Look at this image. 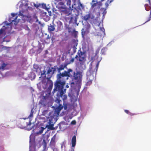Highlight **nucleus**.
Returning <instances> with one entry per match:
<instances>
[{
	"mask_svg": "<svg viewBox=\"0 0 151 151\" xmlns=\"http://www.w3.org/2000/svg\"><path fill=\"white\" fill-rule=\"evenodd\" d=\"M91 16V14L90 13H89L85 15L83 17V20L85 21H87L90 18Z\"/></svg>",
	"mask_w": 151,
	"mask_h": 151,
	"instance_id": "20",
	"label": "nucleus"
},
{
	"mask_svg": "<svg viewBox=\"0 0 151 151\" xmlns=\"http://www.w3.org/2000/svg\"><path fill=\"white\" fill-rule=\"evenodd\" d=\"M57 29L58 31L61 30L63 28V23L60 21L57 22Z\"/></svg>",
	"mask_w": 151,
	"mask_h": 151,
	"instance_id": "14",
	"label": "nucleus"
},
{
	"mask_svg": "<svg viewBox=\"0 0 151 151\" xmlns=\"http://www.w3.org/2000/svg\"><path fill=\"white\" fill-rule=\"evenodd\" d=\"M78 60L80 64L81 65L83 64L86 60L85 53L80 50H78Z\"/></svg>",
	"mask_w": 151,
	"mask_h": 151,
	"instance_id": "4",
	"label": "nucleus"
},
{
	"mask_svg": "<svg viewBox=\"0 0 151 151\" xmlns=\"http://www.w3.org/2000/svg\"><path fill=\"white\" fill-rule=\"evenodd\" d=\"M147 1H148L150 5L151 6V2H150V1H151V0H148Z\"/></svg>",
	"mask_w": 151,
	"mask_h": 151,
	"instance_id": "45",
	"label": "nucleus"
},
{
	"mask_svg": "<svg viewBox=\"0 0 151 151\" xmlns=\"http://www.w3.org/2000/svg\"><path fill=\"white\" fill-rule=\"evenodd\" d=\"M73 74V76L74 79L77 80V81H81L82 75L79 72H77L76 73L75 72H74Z\"/></svg>",
	"mask_w": 151,
	"mask_h": 151,
	"instance_id": "8",
	"label": "nucleus"
},
{
	"mask_svg": "<svg viewBox=\"0 0 151 151\" xmlns=\"http://www.w3.org/2000/svg\"><path fill=\"white\" fill-rule=\"evenodd\" d=\"M63 106L61 104H59L58 107H57L56 109V111L59 113L60 112V111L63 109Z\"/></svg>",
	"mask_w": 151,
	"mask_h": 151,
	"instance_id": "18",
	"label": "nucleus"
},
{
	"mask_svg": "<svg viewBox=\"0 0 151 151\" xmlns=\"http://www.w3.org/2000/svg\"><path fill=\"white\" fill-rule=\"evenodd\" d=\"M49 137V136H47V137L46 139H48V138Z\"/></svg>",
	"mask_w": 151,
	"mask_h": 151,
	"instance_id": "54",
	"label": "nucleus"
},
{
	"mask_svg": "<svg viewBox=\"0 0 151 151\" xmlns=\"http://www.w3.org/2000/svg\"><path fill=\"white\" fill-rule=\"evenodd\" d=\"M14 24H15V25H17V22H16V23H14Z\"/></svg>",
	"mask_w": 151,
	"mask_h": 151,
	"instance_id": "55",
	"label": "nucleus"
},
{
	"mask_svg": "<svg viewBox=\"0 0 151 151\" xmlns=\"http://www.w3.org/2000/svg\"><path fill=\"white\" fill-rule=\"evenodd\" d=\"M55 101L56 103H58V104H60V102L62 101L61 100H60L58 98H57L55 100Z\"/></svg>",
	"mask_w": 151,
	"mask_h": 151,
	"instance_id": "26",
	"label": "nucleus"
},
{
	"mask_svg": "<svg viewBox=\"0 0 151 151\" xmlns=\"http://www.w3.org/2000/svg\"><path fill=\"white\" fill-rule=\"evenodd\" d=\"M106 50V49L105 48H103L101 50V54L102 55H105Z\"/></svg>",
	"mask_w": 151,
	"mask_h": 151,
	"instance_id": "22",
	"label": "nucleus"
},
{
	"mask_svg": "<svg viewBox=\"0 0 151 151\" xmlns=\"http://www.w3.org/2000/svg\"><path fill=\"white\" fill-rule=\"evenodd\" d=\"M67 29H68V32L69 33H70V29H71V28H70V27H68L67 28Z\"/></svg>",
	"mask_w": 151,
	"mask_h": 151,
	"instance_id": "43",
	"label": "nucleus"
},
{
	"mask_svg": "<svg viewBox=\"0 0 151 151\" xmlns=\"http://www.w3.org/2000/svg\"><path fill=\"white\" fill-rule=\"evenodd\" d=\"M51 76L52 75H51L49 77L46 78L47 80V81L45 87L44 88L45 89L48 87V89L49 90H52L53 87V83L52 81L50 79Z\"/></svg>",
	"mask_w": 151,
	"mask_h": 151,
	"instance_id": "5",
	"label": "nucleus"
},
{
	"mask_svg": "<svg viewBox=\"0 0 151 151\" xmlns=\"http://www.w3.org/2000/svg\"><path fill=\"white\" fill-rule=\"evenodd\" d=\"M145 10L147 11H148L149 10H150L151 6H149L147 4H145Z\"/></svg>",
	"mask_w": 151,
	"mask_h": 151,
	"instance_id": "21",
	"label": "nucleus"
},
{
	"mask_svg": "<svg viewBox=\"0 0 151 151\" xmlns=\"http://www.w3.org/2000/svg\"><path fill=\"white\" fill-rule=\"evenodd\" d=\"M105 5H106L107 6L108 5V3H105Z\"/></svg>",
	"mask_w": 151,
	"mask_h": 151,
	"instance_id": "53",
	"label": "nucleus"
},
{
	"mask_svg": "<svg viewBox=\"0 0 151 151\" xmlns=\"http://www.w3.org/2000/svg\"><path fill=\"white\" fill-rule=\"evenodd\" d=\"M50 39V37H49V35H48L47 36V37L46 38V40H47L48 39Z\"/></svg>",
	"mask_w": 151,
	"mask_h": 151,
	"instance_id": "46",
	"label": "nucleus"
},
{
	"mask_svg": "<svg viewBox=\"0 0 151 151\" xmlns=\"http://www.w3.org/2000/svg\"><path fill=\"white\" fill-rule=\"evenodd\" d=\"M78 6L79 7H80V6L81 7L82 9H83L84 7L83 5L80 3L79 4Z\"/></svg>",
	"mask_w": 151,
	"mask_h": 151,
	"instance_id": "36",
	"label": "nucleus"
},
{
	"mask_svg": "<svg viewBox=\"0 0 151 151\" xmlns=\"http://www.w3.org/2000/svg\"><path fill=\"white\" fill-rule=\"evenodd\" d=\"M48 30L50 32L54 31L55 30L54 26L50 24V25L48 26Z\"/></svg>",
	"mask_w": 151,
	"mask_h": 151,
	"instance_id": "16",
	"label": "nucleus"
},
{
	"mask_svg": "<svg viewBox=\"0 0 151 151\" xmlns=\"http://www.w3.org/2000/svg\"><path fill=\"white\" fill-rule=\"evenodd\" d=\"M64 99H65L67 98V96L66 95H64Z\"/></svg>",
	"mask_w": 151,
	"mask_h": 151,
	"instance_id": "49",
	"label": "nucleus"
},
{
	"mask_svg": "<svg viewBox=\"0 0 151 151\" xmlns=\"http://www.w3.org/2000/svg\"><path fill=\"white\" fill-rule=\"evenodd\" d=\"M29 151H36L35 150L34 148H32L31 147H29Z\"/></svg>",
	"mask_w": 151,
	"mask_h": 151,
	"instance_id": "32",
	"label": "nucleus"
},
{
	"mask_svg": "<svg viewBox=\"0 0 151 151\" xmlns=\"http://www.w3.org/2000/svg\"><path fill=\"white\" fill-rule=\"evenodd\" d=\"M84 29H82L81 35L82 37H83L85 35V32L83 31Z\"/></svg>",
	"mask_w": 151,
	"mask_h": 151,
	"instance_id": "29",
	"label": "nucleus"
},
{
	"mask_svg": "<svg viewBox=\"0 0 151 151\" xmlns=\"http://www.w3.org/2000/svg\"><path fill=\"white\" fill-rule=\"evenodd\" d=\"M74 72L73 70L71 69H69L67 71H64L63 73H64L63 75L65 76V77H67L66 79H68V77H72V74H73Z\"/></svg>",
	"mask_w": 151,
	"mask_h": 151,
	"instance_id": "7",
	"label": "nucleus"
},
{
	"mask_svg": "<svg viewBox=\"0 0 151 151\" xmlns=\"http://www.w3.org/2000/svg\"><path fill=\"white\" fill-rule=\"evenodd\" d=\"M19 14L18 15L17 14L12 13V17L9 19V21L11 22H16L18 16H21L25 20H26L30 22L33 21V19H36L37 17L35 14H32L28 13L27 9H22L19 11Z\"/></svg>",
	"mask_w": 151,
	"mask_h": 151,
	"instance_id": "1",
	"label": "nucleus"
},
{
	"mask_svg": "<svg viewBox=\"0 0 151 151\" xmlns=\"http://www.w3.org/2000/svg\"><path fill=\"white\" fill-rule=\"evenodd\" d=\"M52 38H52V39H51L52 41H53V40H52Z\"/></svg>",
	"mask_w": 151,
	"mask_h": 151,
	"instance_id": "56",
	"label": "nucleus"
},
{
	"mask_svg": "<svg viewBox=\"0 0 151 151\" xmlns=\"http://www.w3.org/2000/svg\"><path fill=\"white\" fill-rule=\"evenodd\" d=\"M71 17H70V20H74L76 21L77 19L78 18V15L76 14H73L71 15Z\"/></svg>",
	"mask_w": 151,
	"mask_h": 151,
	"instance_id": "17",
	"label": "nucleus"
},
{
	"mask_svg": "<svg viewBox=\"0 0 151 151\" xmlns=\"http://www.w3.org/2000/svg\"><path fill=\"white\" fill-rule=\"evenodd\" d=\"M43 145H47V143L46 142V140L44 139L43 140L42 142Z\"/></svg>",
	"mask_w": 151,
	"mask_h": 151,
	"instance_id": "33",
	"label": "nucleus"
},
{
	"mask_svg": "<svg viewBox=\"0 0 151 151\" xmlns=\"http://www.w3.org/2000/svg\"><path fill=\"white\" fill-rule=\"evenodd\" d=\"M64 109L65 110L67 109V105H64Z\"/></svg>",
	"mask_w": 151,
	"mask_h": 151,
	"instance_id": "44",
	"label": "nucleus"
},
{
	"mask_svg": "<svg viewBox=\"0 0 151 151\" xmlns=\"http://www.w3.org/2000/svg\"><path fill=\"white\" fill-rule=\"evenodd\" d=\"M62 0H55V1L57 2H60L62 1Z\"/></svg>",
	"mask_w": 151,
	"mask_h": 151,
	"instance_id": "47",
	"label": "nucleus"
},
{
	"mask_svg": "<svg viewBox=\"0 0 151 151\" xmlns=\"http://www.w3.org/2000/svg\"><path fill=\"white\" fill-rule=\"evenodd\" d=\"M129 114L130 116H133V115H135V114L129 112Z\"/></svg>",
	"mask_w": 151,
	"mask_h": 151,
	"instance_id": "40",
	"label": "nucleus"
},
{
	"mask_svg": "<svg viewBox=\"0 0 151 151\" xmlns=\"http://www.w3.org/2000/svg\"><path fill=\"white\" fill-rule=\"evenodd\" d=\"M74 61V58H72L70 60V63H69V64H70V63H73Z\"/></svg>",
	"mask_w": 151,
	"mask_h": 151,
	"instance_id": "37",
	"label": "nucleus"
},
{
	"mask_svg": "<svg viewBox=\"0 0 151 151\" xmlns=\"http://www.w3.org/2000/svg\"><path fill=\"white\" fill-rule=\"evenodd\" d=\"M56 70L55 68L52 67L50 68H49L47 71V74L49 75L51 73H52L51 74L52 75L53 74Z\"/></svg>",
	"mask_w": 151,
	"mask_h": 151,
	"instance_id": "15",
	"label": "nucleus"
},
{
	"mask_svg": "<svg viewBox=\"0 0 151 151\" xmlns=\"http://www.w3.org/2000/svg\"><path fill=\"white\" fill-rule=\"evenodd\" d=\"M47 145H43L44 150H46V149H47Z\"/></svg>",
	"mask_w": 151,
	"mask_h": 151,
	"instance_id": "38",
	"label": "nucleus"
},
{
	"mask_svg": "<svg viewBox=\"0 0 151 151\" xmlns=\"http://www.w3.org/2000/svg\"><path fill=\"white\" fill-rule=\"evenodd\" d=\"M42 6H43V7H46V4H43L42 5Z\"/></svg>",
	"mask_w": 151,
	"mask_h": 151,
	"instance_id": "48",
	"label": "nucleus"
},
{
	"mask_svg": "<svg viewBox=\"0 0 151 151\" xmlns=\"http://www.w3.org/2000/svg\"><path fill=\"white\" fill-rule=\"evenodd\" d=\"M124 111L127 114H129V111L127 110H124Z\"/></svg>",
	"mask_w": 151,
	"mask_h": 151,
	"instance_id": "39",
	"label": "nucleus"
},
{
	"mask_svg": "<svg viewBox=\"0 0 151 151\" xmlns=\"http://www.w3.org/2000/svg\"><path fill=\"white\" fill-rule=\"evenodd\" d=\"M66 87L67 88H69V86H68V85H66Z\"/></svg>",
	"mask_w": 151,
	"mask_h": 151,
	"instance_id": "52",
	"label": "nucleus"
},
{
	"mask_svg": "<svg viewBox=\"0 0 151 151\" xmlns=\"http://www.w3.org/2000/svg\"><path fill=\"white\" fill-rule=\"evenodd\" d=\"M102 31H103V32L104 33L105 32V29H104V28H103V29H102Z\"/></svg>",
	"mask_w": 151,
	"mask_h": 151,
	"instance_id": "51",
	"label": "nucleus"
},
{
	"mask_svg": "<svg viewBox=\"0 0 151 151\" xmlns=\"http://www.w3.org/2000/svg\"><path fill=\"white\" fill-rule=\"evenodd\" d=\"M21 123L22 124V128H24L25 127V124L27 125V126L28 125H30L32 124V123L31 122H29V123H28L27 122H21Z\"/></svg>",
	"mask_w": 151,
	"mask_h": 151,
	"instance_id": "19",
	"label": "nucleus"
},
{
	"mask_svg": "<svg viewBox=\"0 0 151 151\" xmlns=\"http://www.w3.org/2000/svg\"><path fill=\"white\" fill-rule=\"evenodd\" d=\"M99 62H98L97 63V64H96V71H97V69H98V67H99Z\"/></svg>",
	"mask_w": 151,
	"mask_h": 151,
	"instance_id": "35",
	"label": "nucleus"
},
{
	"mask_svg": "<svg viewBox=\"0 0 151 151\" xmlns=\"http://www.w3.org/2000/svg\"><path fill=\"white\" fill-rule=\"evenodd\" d=\"M77 33L78 32L75 31V30H73V36L75 38H76L77 36Z\"/></svg>",
	"mask_w": 151,
	"mask_h": 151,
	"instance_id": "25",
	"label": "nucleus"
},
{
	"mask_svg": "<svg viewBox=\"0 0 151 151\" xmlns=\"http://www.w3.org/2000/svg\"><path fill=\"white\" fill-rule=\"evenodd\" d=\"M44 129V128H43V127H41V129L39 131L40 132V133H42Z\"/></svg>",
	"mask_w": 151,
	"mask_h": 151,
	"instance_id": "34",
	"label": "nucleus"
},
{
	"mask_svg": "<svg viewBox=\"0 0 151 151\" xmlns=\"http://www.w3.org/2000/svg\"><path fill=\"white\" fill-rule=\"evenodd\" d=\"M65 83V81L60 82L56 81L55 84V87L52 93H54L58 91V93L59 94L60 96L62 97L63 95L65 92L66 90L65 89H63Z\"/></svg>",
	"mask_w": 151,
	"mask_h": 151,
	"instance_id": "2",
	"label": "nucleus"
},
{
	"mask_svg": "<svg viewBox=\"0 0 151 151\" xmlns=\"http://www.w3.org/2000/svg\"><path fill=\"white\" fill-rule=\"evenodd\" d=\"M52 120L51 119H49V124L48 125H47L46 127L48 128L49 129L54 130V129L53 127L54 124L53 122L52 121Z\"/></svg>",
	"mask_w": 151,
	"mask_h": 151,
	"instance_id": "12",
	"label": "nucleus"
},
{
	"mask_svg": "<svg viewBox=\"0 0 151 151\" xmlns=\"http://www.w3.org/2000/svg\"><path fill=\"white\" fill-rule=\"evenodd\" d=\"M66 4L68 6H70H70L71 5V0H66Z\"/></svg>",
	"mask_w": 151,
	"mask_h": 151,
	"instance_id": "23",
	"label": "nucleus"
},
{
	"mask_svg": "<svg viewBox=\"0 0 151 151\" xmlns=\"http://www.w3.org/2000/svg\"><path fill=\"white\" fill-rule=\"evenodd\" d=\"M96 3H94L93 4H92V7H94L95 6H96Z\"/></svg>",
	"mask_w": 151,
	"mask_h": 151,
	"instance_id": "41",
	"label": "nucleus"
},
{
	"mask_svg": "<svg viewBox=\"0 0 151 151\" xmlns=\"http://www.w3.org/2000/svg\"><path fill=\"white\" fill-rule=\"evenodd\" d=\"M104 0H101V1H104Z\"/></svg>",
	"mask_w": 151,
	"mask_h": 151,
	"instance_id": "57",
	"label": "nucleus"
},
{
	"mask_svg": "<svg viewBox=\"0 0 151 151\" xmlns=\"http://www.w3.org/2000/svg\"><path fill=\"white\" fill-rule=\"evenodd\" d=\"M69 64V63H65L64 65L61 64L60 65L59 68H57L58 73H60V71L64 70V68H67V66Z\"/></svg>",
	"mask_w": 151,
	"mask_h": 151,
	"instance_id": "11",
	"label": "nucleus"
},
{
	"mask_svg": "<svg viewBox=\"0 0 151 151\" xmlns=\"http://www.w3.org/2000/svg\"><path fill=\"white\" fill-rule=\"evenodd\" d=\"M151 19V10H150V17L148 18V20H147L145 22H147L150 20Z\"/></svg>",
	"mask_w": 151,
	"mask_h": 151,
	"instance_id": "30",
	"label": "nucleus"
},
{
	"mask_svg": "<svg viewBox=\"0 0 151 151\" xmlns=\"http://www.w3.org/2000/svg\"><path fill=\"white\" fill-rule=\"evenodd\" d=\"M33 112L34 111H33V109H32L31 110L30 114L29 115V117H33Z\"/></svg>",
	"mask_w": 151,
	"mask_h": 151,
	"instance_id": "28",
	"label": "nucleus"
},
{
	"mask_svg": "<svg viewBox=\"0 0 151 151\" xmlns=\"http://www.w3.org/2000/svg\"><path fill=\"white\" fill-rule=\"evenodd\" d=\"M6 65V64L4 63H2V64L1 65V66L0 67V69H4V68L5 67Z\"/></svg>",
	"mask_w": 151,
	"mask_h": 151,
	"instance_id": "24",
	"label": "nucleus"
},
{
	"mask_svg": "<svg viewBox=\"0 0 151 151\" xmlns=\"http://www.w3.org/2000/svg\"><path fill=\"white\" fill-rule=\"evenodd\" d=\"M78 55H76V56L75 57V58L76 59H77V58H78Z\"/></svg>",
	"mask_w": 151,
	"mask_h": 151,
	"instance_id": "50",
	"label": "nucleus"
},
{
	"mask_svg": "<svg viewBox=\"0 0 151 151\" xmlns=\"http://www.w3.org/2000/svg\"><path fill=\"white\" fill-rule=\"evenodd\" d=\"M92 83V81L91 80H88L86 83V85L87 86H89L91 85Z\"/></svg>",
	"mask_w": 151,
	"mask_h": 151,
	"instance_id": "27",
	"label": "nucleus"
},
{
	"mask_svg": "<svg viewBox=\"0 0 151 151\" xmlns=\"http://www.w3.org/2000/svg\"><path fill=\"white\" fill-rule=\"evenodd\" d=\"M55 139L56 134H55L51 139V141L50 143V146L52 147H55L56 143Z\"/></svg>",
	"mask_w": 151,
	"mask_h": 151,
	"instance_id": "13",
	"label": "nucleus"
},
{
	"mask_svg": "<svg viewBox=\"0 0 151 151\" xmlns=\"http://www.w3.org/2000/svg\"><path fill=\"white\" fill-rule=\"evenodd\" d=\"M76 136L74 135L72 138L71 140V143L72 148L69 151H74V147L76 145Z\"/></svg>",
	"mask_w": 151,
	"mask_h": 151,
	"instance_id": "10",
	"label": "nucleus"
},
{
	"mask_svg": "<svg viewBox=\"0 0 151 151\" xmlns=\"http://www.w3.org/2000/svg\"><path fill=\"white\" fill-rule=\"evenodd\" d=\"M63 73H59L57 75V81H59L60 82H62L63 81H65V79H64V77H66L65 76L63 75Z\"/></svg>",
	"mask_w": 151,
	"mask_h": 151,
	"instance_id": "9",
	"label": "nucleus"
},
{
	"mask_svg": "<svg viewBox=\"0 0 151 151\" xmlns=\"http://www.w3.org/2000/svg\"><path fill=\"white\" fill-rule=\"evenodd\" d=\"M76 121H75V120H73L71 122V124H73V125H75L76 124Z\"/></svg>",
	"mask_w": 151,
	"mask_h": 151,
	"instance_id": "31",
	"label": "nucleus"
},
{
	"mask_svg": "<svg viewBox=\"0 0 151 151\" xmlns=\"http://www.w3.org/2000/svg\"><path fill=\"white\" fill-rule=\"evenodd\" d=\"M48 98L47 96H43L39 102V104L43 106H45L48 103Z\"/></svg>",
	"mask_w": 151,
	"mask_h": 151,
	"instance_id": "6",
	"label": "nucleus"
},
{
	"mask_svg": "<svg viewBox=\"0 0 151 151\" xmlns=\"http://www.w3.org/2000/svg\"><path fill=\"white\" fill-rule=\"evenodd\" d=\"M59 10L61 15L63 16V17H65L69 16L71 14L70 11L71 10L70 9L66 7H60V8Z\"/></svg>",
	"mask_w": 151,
	"mask_h": 151,
	"instance_id": "3",
	"label": "nucleus"
},
{
	"mask_svg": "<svg viewBox=\"0 0 151 151\" xmlns=\"http://www.w3.org/2000/svg\"><path fill=\"white\" fill-rule=\"evenodd\" d=\"M3 30L2 29H0V35L2 34L3 32Z\"/></svg>",
	"mask_w": 151,
	"mask_h": 151,
	"instance_id": "42",
	"label": "nucleus"
}]
</instances>
